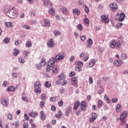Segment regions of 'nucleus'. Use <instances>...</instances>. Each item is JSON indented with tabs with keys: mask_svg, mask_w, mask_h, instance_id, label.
<instances>
[{
	"mask_svg": "<svg viewBox=\"0 0 128 128\" xmlns=\"http://www.w3.org/2000/svg\"><path fill=\"white\" fill-rule=\"evenodd\" d=\"M40 108H42V106H44V101H42V102H40Z\"/></svg>",
	"mask_w": 128,
	"mask_h": 128,
	"instance_id": "obj_55",
	"label": "nucleus"
},
{
	"mask_svg": "<svg viewBox=\"0 0 128 128\" xmlns=\"http://www.w3.org/2000/svg\"><path fill=\"white\" fill-rule=\"evenodd\" d=\"M75 70L76 72H80V70H82V68H80V66H76Z\"/></svg>",
	"mask_w": 128,
	"mask_h": 128,
	"instance_id": "obj_48",
	"label": "nucleus"
},
{
	"mask_svg": "<svg viewBox=\"0 0 128 128\" xmlns=\"http://www.w3.org/2000/svg\"><path fill=\"white\" fill-rule=\"evenodd\" d=\"M76 76V73L74 72H72L69 74L70 78H72V76Z\"/></svg>",
	"mask_w": 128,
	"mask_h": 128,
	"instance_id": "obj_40",
	"label": "nucleus"
},
{
	"mask_svg": "<svg viewBox=\"0 0 128 128\" xmlns=\"http://www.w3.org/2000/svg\"><path fill=\"white\" fill-rule=\"evenodd\" d=\"M8 118L10 120H12V115L10 114H8Z\"/></svg>",
	"mask_w": 128,
	"mask_h": 128,
	"instance_id": "obj_49",
	"label": "nucleus"
},
{
	"mask_svg": "<svg viewBox=\"0 0 128 128\" xmlns=\"http://www.w3.org/2000/svg\"><path fill=\"white\" fill-rule=\"evenodd\" d=\"M128 116V111L124 110L122 113L120 114V120L121 122H124V120H126V118Z\"/></svg>",
	"mask_w": 128,
	"mask_h": 128,
	"instance_id": "obj_3",
	"label": "nucleus"
},
{
	"mask_svg": "<svg viewBox=\"0 0 128 128\" xmlns=\"http://www.w3.org/2000/svg\"><path fill=\"white\" fill-rule=\"evenodd\" d=\"M40 116L42 120H46V116L44 114V112L41 111L40 112Z\"/></svg>",
	"mask_w": 128,
	"mask_h": 128,
	"instance_id": "obj_11",
	"label": "nucleus"
},
{
	"mask_svg": "<svg viewBox=\"0 0 128 128\" xmlns=\"http://www.w3.org/2000/svg\"><path fill=\"white\" fill-rule=\"evenodd\" d=\"M1 103L2 104H4L6 106H8V102L6 101V100H2Z\"/></svg>",
	"mask_w": 128,
	"mask_h": 128,
	"instance_id": "obj_30",
	"label": "nucleus"
},
{
	"mask_svg": "<svg viewBox=\"0 0 128 128\" xmlns=\"http://www.w3.org/2000/svg\"><path fill=\"white\" fill-rule=\"evenodd\" d=\"M72 86H75V88H78V82H72Z\"/></svg>",
	"mask_w": 128,
	"mask_h": 128,
	"instance_id": "obj_54",
	"label": "nucleus"
},
{
	"mask_svg": "<svg viewBox=\"0 0 128 128\" xmlns=\"http://www.w3.org/2000/svg\"><path fill=\"white\" fill-rule=\"evenodd\" d=\"M58 61L56 60L55 57H52L50 58V60L48 61V66H52V68H54V64L56 62H57Z\"/></svg>",
	"mask_w": 128,
	"mask_h": 128,
	"instance_id": "obj_2",
	"label": "nucleus"
},
{
	"mask_svg": "<svg viewBox=\"0 0 128 128\" xmlns=\"http://www.w3.org/2000/svg\"><path fill=\"white\" fill-rule=\"evenodd\" d=\"M76 66H84V62L82 61H76L75 62Z\"/></svg>",
	"mask_w": 128,
	"mask_h": 128,
	"instance_id": "obj_22",
	"label": "nucleus"
},
{
	"mask_svg": "<svg viewBox=\"0 0 128 128\" xmlns=\"http://www.w3.org/2000/svg\"><path fill=\"white\" fill-rule=\"evenodd\" d=\"M77 28L80 32H82V30H84L82 28V24H78L77 26Z\"/></svg>",
	"mask_w": 128,
	"mask_h": 128,
	"instance_id": "obj_28",
	"label": "nucleus"
},
{
	"mask_svg": "<svg viewBox=\"0 0 128 128\" xmlns=\"http://www.w3.org/2000/svg\"><path fill=\"white\" fill-rule=\"evenodd\" d=\"M80 104V101H76L74 105V110H78V106Z\"/></svg>",
	"mask_w": 128,
	"mask_h": 128,
	"instance_id": "obj_12",
	"label": "nucleus"
},
{
	"mask_svg": "<svg viewBox=\"0 0 128 128\" xmlns=\"http://www.w3.org/2000/svg\"><path fill=\"white\" fill-rule=\"evenodd\" d=\"M58 104L59 106H64V102H62V100L59 101L58 102Z\"/></svg>",
	"mask_w": 128,
	"mask_h": 128,
	"instance_id": "obj_45",
	"label": "nucleus"
},
{
	"mask_svg": "<svg viewBox=\"0 0 128 128\" xmlns=\"http://www.w3.org/2000/svg\"><path fill=\"white\" fill-rule=\"evenodd\" d=\"M35 92L36 94H40L41 92V89L40 88H35Z\"/></svg>",
	"mask_w": 128,
	"mask_h": 128,
	"instance_id": "obj_33",
	"label": "nucleus"
},
{
	"mask_svg": "<svg viewBox=\"0 0 128 128\" xmlns=\"http://www.w3.org/2000/svg\"><path fill=\"white\" fill-rule=\"evenodd\" d=\"M116 46V40H112L110 42V48H114Z\"/></svg>",
	"mask_w": 128,
	"mask_h": 128,
	"instance_id": "obj_14",
	"label": "nucleus"
},
{
	"mask_svg": "<svg viewBox=\"0 0 128 128\" xmlns=\"http://www.w3.org/2000/svg\"><path fill=\"white\" fill-rule=\"evenodd\" d=\"M48 68L46 69V72H50V70H54V68L49 66L48 65L47 66Z\"/></svg>",
	"mask_w": 128,
	"mask_h": 128,
	"instance_id": "obj_37",
	"label": "nucleus"
},
{
	"mask_svg": "<svg viewBox=\"0 0 128 128\" xmlns=\"http://www.w3.org/2000/svg\"><path fill=\"white\" fill-rule=\"evenodd\" d=\"M70 114H72V107L70 106H68L66 111V115L67 116H70Z\"/></svg>",
	"mask_w": 128,
	"mask_h": 128,
	"instance_id": "obj_16",
	"label": "nucleus"
},
{
	"mask_svg": "<svg viewBox=\"0 0 128 128\" xmlns=\"http://www.w3.org/2000/svg\"><path fill=\"white\" fill-rule=\"evenodd\" d=\"M12 76H14V78H18V73H12Z\"/></svg>",
	"mask_w": 128,
	"mask_h": 128,
	"instance_id": "obj_56",
	"label": "nucleus"
},
{
	"mask_svg": "<svg viewBox=\"0 0 128 128\" xmlns=\"http://www.w3.org/2000/svg\"><path fill=\"white\" fill-rule=\"evenodd\" d=\"M122 26V22H120L116 24V28H120Z\"/></svg>",
	"mask_w": 128,
	"mask_h": 128,
	"instance_id": "obj_31",
	"label": "nucleus"
},
{
	"mask_svg": "<svg viewBox=\"0 0 128 128\" xmlns=\"http://www.w3.org/2000/svg\"><path fill=\"white\" fill-rule=\"evenodd\" d=\"M44 86H45L46 88H50V86H52V84H50V82L48 81H46L44 83Z\"/></svg>",
	"mask_w": 128,
	"mask_h": 128,
	"instance_id": "obj_27",
	"label": "nucleus"
},
{
	"mask_svg": "<svg viewBox=\"0 0 128 128\" xmlns=\"http://www.w3.org/2000/svg\"><path fill=\"white\" fill-rule=\"evenodd\" d=\"M24 118L26 120H30V118L28 117V114H26V113L24 114Z\"/></svg>",
	"mask_w": 128,
	"mask_h": 128,
	"instance_id": "obj_42",
	"label": "nucleus"
},
{
	"mask_svg": "<svg viewBox=\"0 0 128 128\" xmlns=\"http://www.w3.org/2000/svg\"><path fill=\"white\" fill-rule=\"evenodd\" d=\"M112 102H114V104H116V102H118V98H112Z\"/></svg>",
	"mask_w": 128,
	"mask_h": 128,
	"instance_id": "obj_60",
	"label": "nucleus"
},
{
	"mask_svg": "<svg viewBox=\"0 0 128 128\" xmlns=\"http://www.w3.org/2000/svg\"><path fill=\"white\" fill-rule=\"evenodd\" d=\"M84 8L85 12H86V14H88V12H90V8H88V6L86 4H84Z\"/></svg>",
	"mask_w": 128,
	"mask_h": 128,
	"instance_id": "obj_21",
	"label": "nucleus"
},
{
	"mask_svg": "<svg viewBox=\"0 0 128 128\" xmlns=\"http://www.w3.org/2000/svg\"><path fill=\"white\" fill-rule=\"evenodd\" d=\"M49 14L52 16H54V14H56L54 8H51L49 10Z\"/></svg>",
	"mask_w": 128,
	"mask_h": 128,
	"instance_id": "obj_23",
	"label": "nucleus"
},
{
	"mask_svg": "<svg viewBox=\"0 0 128 128\" xmlns=\"http://www.w3.org/2000/svg\"><path fill=\"white\" fill-rule=\"evenodd\" d=\"M86 40V36H80V40H82V42Z\"/></svg>",
	"mask_w": 128,
	"mask_h": 128,
	"instance_id": "obj_58",
	"label": "nucleus"
},
{
	"mask_svg": "<svg viewBox=\"0 0 128 128\" xmlns=\"http://www.w3.org/2000/svg\"><path fill=\"white\" fill-rule=\"evenodd\" d=\"M58 78L59 80H64V73L62 72V74H60L59 76H58Z\"/></svg>",
	"mask_w": 128,
	"mask_h": 128,
	"instance_id": "obj_25",
	"label": "nucleus"
},
{
	"mask_svg": "<svg viewBox=\"0 0 128 128\" xmlns=\"http://www.w3.org/2000/svg\"><path fill=\"white\" fill-rule=\"evenodd\" d=\"M115 46L118 48H120V43L118 42H116Z\"/></svg>",
	"mask_w": 128,
	"mask_h": 128,
	"instance_id": "obj_41",
	"label": "nucleus"
},
{
	"mask_svg": "<svg viewBox=\"0 0 128 128\" xmlns=\"http://www.w3.org/2000/svg\"><path fill=\"white\" fill-rule=\"evenodd\" d=\"M32 42H27L26 43V46L27 48H32Z\"/></svg>",
	"mask_w": 128,
	"mask_h": 128,
	"instance_id": "obj_38",
	"label": "nucleus"
},
{
	"mask_svg": "<svg viewBox=\"0 0 128 128\" xmlns=\"http://www.w3.org/2000/svg\"><path fill=\"white\" fill-rule=\"evenodd\" d=\"M120 18H126V14L124 12H121L120 15Z\"/></svg>",
	"mask_w": 128,
	"mask_h": 128,
	"instance_id": "obj_43",
	"label": "nucleus"
},
{
	"mask_svg": "<svg viewBox=\"0 0 128 128\" xmlns=\"http://www.w3.org/2000/svg\"><path fill=\"white\" fill-rule=\"evenodd\" d=\"M54 34L55 36H60V30H54Z\"/></svg>",
	"mask_w": 128,
	"mask_h": 128,
	"instance_id": "obj_34",
	"label": "nucleus"
},
{
	"mask_svg": "<svg viewBox=\"0 0 128 128\" xmlns=\"http://www.w3.org/2000/svg\"><path fill=\"white\" fill-rule=\"evenodd\" d=\"M74 56H72L70 58V62H74Z\"/></svg>",
	"mask_w": 128,
	"mask_h": 128,
	"instance_id": "obj_61",
	"label": "nucleus"
},
{
	"mask_svg": "<svg viewBox=\"0 0 128 128\" xmlns=\"http://www.w3.org/2000/svg\"><path fill=\"white\" fill-rule=\"evenodd\" d=\"M114 66H120L122 64V62L121 61V60H116L114 62Z\"/></svg>",
	"mask_w": 128,
	"mask_h": 128,
	"instance_id": "obj_9",
	"label": "nucleus"
},
{
	"mask_svg": "<svg viewBox=\"0 0 128 128\" xmlns=\"http://www.w3.org/2000/svg\"><path fill=\"white\" fill-rule=\"evenodd\" d=\"M109 6L112 12H116L118 10V5L116 3L110 4Z\"/></svg>",
	"mask_w": 128,
	"mask_h": 128,
	"instance_id": "obj_6",
	"label": "nucleus"
},
{
	"mask_svg": "<svg viewBox=\"0 0 128 128\" xmlns=\"http://www.w3.org/2000/svg\"><path fill=\"white\" fill-rule=\"evenodd\" d=\"M44 4H46V6H48V4L50 3L49 0H44Z\"/></svg>",
	"mask_w": 128,
	"mask_h": 128,
	"instance_id": "obj_59",
	"label": "nucleus"
},
{
	"mask_svg": "<svg viewBox=\"0 0 128 128\" xmlns=\"http://www.w3.org/2000/svg\"><path fill=\"white\" fill-rule=\"evenodd\" d=\"M68 83V82L66 80H64L63 82H62L61 84L62 86H66V84Z\"/></svg>",
	"mask_w": 128,
	"mask_h": 128,
	"instance_id": "obj_51",
	"label": "nucleus"
},
{
	"mask_svg": "<svg viewBox=\"0 0 128 128\" xmlns=\"http://www.w3.org/2000/svg\"><path fill=\"white\" fill-rule=\"evenodd\" d=\"M5 26L6 28H10V26H12V22H5Z\"/></svg>",
	"mask_w": 128,
	"mask_h": 128,
	"instance_id": "obj_26",
	"label": "nucleus"
},
{
	"mask_svg": "<svg viewBox=\"0 0 128 128\" xmlns=\"http://www.w3.org/2000/svg\"><path fill=\"white\" fill-rule=\"evenodd\" d=\"M81 108L80 110L82 112H84L86 108V103L84 101H82L80 103Z\"/></svg>",
	"mask_w": 128,
	"mask_h": 128,
	"instance_id": "obj_8",
	"label": "nucleus"
},
{
	"mask_svg": "<svg viewBox=\"0 0 128 128\" xmlns=\"http://www.w3.org/2000/svg\"><path fill=\"white\" fill-rule=\"evenodd\" d=\"M18 62H19L22 63V64H24V60L22 59V58H20L18 59Z\"/></svg>",
	"mask_w": 128,
	"mask_h": 128,
	"instance_id": "obj_46",
	"label": "nucleus"
},
{
	"mask_svg": "<svg viewBox=\"0 0 128 128\" xmlns=\"http://www.w3.org/2000/svg\"><path fill=\"white\" fill-rule=\"evenodd\" d=\"M92 118H94V120H96V118H98V116H96V114L93 113L92 114Z\"/></svg>",
	"mask_w": 128,
	"mask_h": 128,
	"instance_id": "obj_44",
	"label": "nucleus"
},
{
	"mask_svg": "<svg viewBox=\"0 0 128 128\" xmlns=\"http://www.w3.org/2000/svg\"><path fill=\"white\" fill-rule=\"evenodd\" d=\"M61 10L62 14H66L67 10H66V8L65 7H62L61 8Z\"/></svg>",
	"mask_w": 128,
	"mask_h": 128,
	"instance_id": "obj_36",
	"label": "nucleus"
},
{
	"mask_svg": "<svg viewBox=\"0 0 128 128\" xmlns=\"http://www.w3.org/2000/svg\"><path fill=\"white\" fill-rule=\"evenodd\" d=\"M126 58H128V56H126V54L122 53L121 54V58H122V60H126Z\"/></svg>",
	"mask_w": 128,
	"mask_h": 128,
	"instance_id": "obj_32",
	"label": "nucleus"
},
{
	"mask_svg": "<svg viewBox=\"0 0 128 128\" xmlns=\"http://www.w3.org/2000/svg\"><path fill=\"white\" fill-rule=\"evenodd\" d=\"M62 111L60 110L58 112V114H55V116L57 118H60V116H62Z\"/></svg>",
	"mask_w": 128,
	"mask_h": 128,
	"instance_id": "obj_24",
	"label": "nucleus"
},
{
	"mask_svg": "<svg viewBox=\"0 0 128 128\" xmlns=\"http://www.w3.org/2000/svg\"><path fill=\"white\" fill-rule=\"evenodd\" d=\"M72 82H78V78H76V77L73 76L72 78Z\"/></svg>",
	"mask_w": 128,
	"mask_h": 128,
	"instance_id": "obj_47",
	"label": "nucleus"
},
{
	"mask_svg": "<svg viewBox=\"0 0 128 128\" xmlns=\"http://www.w3.org/2000/svg\"><path fill=\"white\" fill-rule=\"evenodd\" d=\"M64 52H60L58 55L54 57L56 60L58 62V60H62L64 58Z\"/></svg>",
	"mask_w": 128,
	"mask_h": 128,
	"instance_id": "obj_4",
	"label": "nucleus"
},
{
	"mask_svg": "<svg viewBox=\"0 0 128 128\" xmlns=\"http://www.w3.org/2000/svg\"><path fill=\"white\" fill-rule=\"evenodd\" d=\"M96 64V60L94 59L91 60V62L87 65L86 68H92L94 64Z\"/></svg>",
	"mask_w": 128,
	"mask_h": 128,
	"instance_id": "obj_10",
	"label": "nucleus"
},
{
	"mask_svg": "<svg viewBox=\"0 0 128 128\" xmlns=\"http://www.w3.org/2000/svg\"><path fill=\"white\" fill-rule=\"evenodd\" d=\"M84 62H88V56H84L83 58Z\"/></svg>",
	"mask_w": 128,
	"mask_h": 128,
	"instance_id": "obj_62",
	"label": "nucleus"
},
{
	"mask_svg": "<svg viewBox=\"0 0 128 128\" xmlns=\"http://www.w3.org/2000/svg\"><path fill=\"white\" fill-rule=\"evenodd\" d=\"M16 90V88L14 86H10L7 88V92H14Z\"/></svg>",
	"mask_w": 128,
	"mask_h": 128,
	"instance_id": "obj_17",
	"label": "nucleus"
},
{
	"mask_svg": "<svg viewBox=\"0 0 128 128\" xmlns=\"http://www.w3.org/2000/svg\"><path fill=\"white\" fill-rule=\"evenodd\" d=\"M22 100H24V102H28V98H26L24 96H22Z\"/></svg>",
	"mask_w": 128,
	"mask_h": 128,
	"instance_id": "obj_50",
	"label": "nucleus"
},
{
	"mask_svg": "<svg viewBox=\"0 0 128 128\" xmlns=\"http://www.w3.org/2000/svg\"><path fill=\"white\" fill-rule=\"evenodd\" d=\"M124 18L119 16V18H118V22H124Z\"/></svg>",
	"mask_w": 128,
	"mask_h": 128,
	"instance_id": "obj_57",
	"label": "nucleus"
},
{
	"mask_svg": "<svg viewBox=\"0 0 128 128\" xmlns=\"http://www.w3.org/2000/svg\"><path fill=\"white\" fill-rule=\"evenodd\" d=\"M84 20L85 24H90V20H88V18H84Z\"/></svg>",
	"mask_w": 128,
	"mask_h": 128,
	"instance_id": "obj_39",
	"label": "nucleus"
},
{
	"mask_svg": "<svg viewBox=\"0 0 128 128\" xmlns=\"http://www.w3.org/2000/svg\"><path fill=\"white\" fill-rule=\"evenodd\" d=\"M72 12L73 14H74L80 16V11L78 8H75L72 10Z\"/></svg>",
	"mask_w": 128,
	"mask_h": 128,
	"instance_id": "obj_15",
	"label": "nucleus"
},
{
	"mask_svg": "<svg viewBox=\"0 0 128 128\" xmlns=\"http://www.w3.org/2000/svg\"><path fill=\"white\" fill-rule=\"evenodd\" d=\"M56 106H51V110L52 111V112H56Z\"/></svg>",
	"mask_w": 128,
	"mask_h": 128,
	"instance_id": "obj_52",
	"label": "nucleus"
},
{
	"mask_svg": "<svg viewBox=\"0 0 128 128\" xmlns=\"http://www.w3.org/2000/svg\"><path fill=\"white\" fill-rule=\"evenodd\" d=\"M4 44H10V38H6L4 40Z\"/></svg>",
	"mask_w": 128,
	"mask_h": 128,
	"instance_id": "obj_35",
	"label": "nucleus"
},
{
	"mask_svg": "<svg viewBox=\"0 0 128 128\" xmlns=\"http://www.w3.org/2000/svg\"><path fill=\"white\" fill-rule=\"evenodd\" d=\"M24 28L26 30H30V27L29 26H28V25H24Z\"/></svg>",
	"mask_w": 128,
	"mask_h": 128,
	"instance_id": "obj_63",
	"label": "nucleus"
},
{
	"mask_svg": "<svg viewBox=\"0 0 128 128\" xmlns=\"http://www.w3.org/2000/svg\"><path fill=\"white\" fill-rule=\"evenodd\" d=\"M4 10L6 16L11 18H14L16 16H18V14L14 12L12 7L5 8Z\"/></svg>",
	"mask_w": 128,
	"mask_h": 128,
	"instance_id": "obj_1",
	"label": "nucleus"
},
{
	"mask_svg": "<svg viewBox=\"0 0 128 128\" xmlns=\"http://www.w3.org/2000/svg\"><path fill=\"white\" fill-rule=\"evenodd\" d=\"M88 44H86L87 48H90L91 46H92V38H89L88 40Z\"/></svg>",
	"mask_w": 128,
	"mask_h": 128,
	"instance_id": "obj_13",
	"label": "nucleus"
},
{
	"mask_svg": "<svg viewBox=\"0 0 128 128\" xmlns=\"http://www.w3.org/2000/svg\"><path fill=\"white\" fill-rule=\"evenodd\" d=\"M42 85H40V82H36L34 84V88H40Z\"/></svg>",
	"mask_w": 128,
	"mask_h": 128,
	"instance_id": "obj_20",
	"label": "nucleus"
},
{
	"mask_svg": "<svg viewBox=\"0 0 128 128\" xmlns=\"http://www.w3.org/2000/svg\"><path fill=\"white\" fill-rule=\"evenodd\" d=\"M44 24L46 26H50V20H45Z\"/></svg>",
	"mask_w": 128,
	"mask_h": 128,
	"instance_id": "obj_29",
	"label": "nucleus"
},
{
	"mask_svg": "<svg viewBox=\"0 0 128 128\" xmlns=\"http://www.w3.org/2000/svg\"><path fill=\"white\" fill-rule=\"evenodd\" d=\"M116 112H120L122 110V105L120 104H117L116 108Z\"/></svg>",
	"mask_w": 128,
	"mask_h": 128,
	"instance_id": "obj_18",
	"label": "nucleus"
},
{
	"mask_svg": "<svg viewBox=\"0 0 128 128\" xmlns=\"http://www.w3.org/2000/svg\"><path fill=\"white\" fill-rule=\"evenodd\" d=\"M94 82V80H92V78L90 76L89 78V84H92Z\"/></svg>",
	"mask_w": 128,
	"mask_h": 128,
	"instance_id": "obj_53",
	"label": "nucleus"
},
{
	"mask_svg": "<svg viewBox=\"0 0 128 128\" xmlns=\"http://www.w3.org/2000/svg\"><path fill=\"white\" fill-rule=\"evenodd\" d=\"M47 46L48 48H54V42L52 38L50 39L47 42Z\"/></svg>",
	"mask_w": 128,
	"mask_h": 128,
	"instance_id": "obj_7",
	"label": "nucleus"
},
{
	"mask_svg": "<svg viewBox=\"0 0 128 128\" xmlns=\"http://www.w3.org/2000/svg\"><path fill=\"white\" fill-rule=\"evenodd\" d=\"M103 102H102V100H99L98 102V104H102Z\"/></svg>",
	"mask_w": 128,
	"mask_h": 128,
	"instance_id": "obj_64",
	"label": "nucleus"
},
{
	"mask_svg": "<svg viewBox=\"0 0 128 128\" xmlns=\"http://www.w3.org/2000/svg\"><path fill=\"white\" fill-rule=\"evenodd\" d=\"M101 22L104 24H108L110 22V19L108 16L102 15L101 16Z\"/></svg>",
	"mask_w": 128,
	"mask_h": 128,
	"instance_id": "obj_5",
	"label": "nucleus"
},
{
	"mask_svg": "<svg viewBox=\"0 0 128 128\" xmlns=\"http://www.w3.org/2000/svg\"><path fill=\"white\" fill-rule=\"evenodd\" d=\"M14 51L15 52L13 53V54L14 56H16L20 54V50L16 48H14Z\"/></svg>",
	"mask_w": 128,
	"mask_h": 128,
	"instance_id": "obj_19",
	"label": "nucleus"
}]
</instances>
